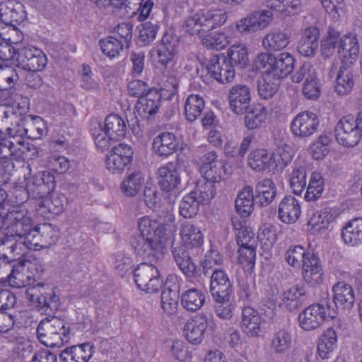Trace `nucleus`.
<instances>
[{
  "label": "nucleus",
  "mask_w": 362,
  "mask_h": 362,
  "mask_svg": "<svg viewBox=\"0 0 362 362\" xmlns=\"http://www.w3.org/2000/svg\"><path fill=\"white\" fill-rule=\"evenodd\" d=\"M6 197V192L0 188V217L5 227L4 237L0 240V259L20 257L28 250H40L46 247L40 227L33 226L28 209L23 205L11 209Z\"/></svg>",
  "instance_id": "f257e3e1"
},
{
  "label": "nucleus",
  "mask_w": 362,
  "mask_h": 362,
  "mask_svg": "<svg viewBox=\"0 0 362 362\" xmlns=\"http://www.w3.org/2000/svg\"><path fill=\"white\" fill-rule=\"evenodd\" d=\"M176 218L169 212L160 220L148 216L137 220L139 233L131 240V245L139 255L161 258L166 253L169 240L176 230Z\"/></svg>",
  "instance_id": "f03ea898"
},
{
  "label": "nucleus",
  "mask_w": 362,
  "mask_h": 362,
  "mask_svg": "<svg viewBox=\"0 0 362 362\" xmlns=\"http://www.w3.org/2000/svg\"><path fill=\"white\" fill-rule=\"evenodd\" d=\"M228 18V13L223 9H202L187 16L182 28L189 35L198 36L202 40L209 31L223 25Z\"/></svg>",
  "instance_id": "7ed1b4c3"
},
{
  "label": "nucleus",
  "mask_w": 362,
  "mask_h": 362,
  "mask_svg": "<svg viewBox=\"0 0 362 362\" xmlns=\"http://www.w3.org/2000/svg\"><path fill=\"white\" fill-rule=\"evenodd\" d=\"M90 131L97 149L103 152L110 148L112 141L125 137L127 123L122 116L112 113L105 117L103 124L93 123Z\"/></svg>",
  "instance_id": "20e7f679"
},
{
  "label": "nucleus",
  "mask_w": 362,
  "mask_h": 362,
  "mask_svg": "<svg viewBox=\"0 0 362 362\" xmlns=\"http://www.w3.org/2000/svg\"><path fill=\"white\" fill-rule=\"evenodd\" d=\"M254 64L257 69L267 72L280 80L292 72L295 59L288 52L277 56L271 52H261L255 58Z\"/></svg>",
  "instance_id": "39448f33"
},
{
  "label": "nucleus",
  "mask_w": 362,
  "mask_h": 362,
  "mask_svg": "<svg viewBox=\"0 0 362 362\" xmlns=\"http://www.w3.org/2000/svg\"><path fill=\"white\" fill-rule=\"evenodd\" d=\"M40 342L49 347H60L69 341V328L66 322L58 317L45 319L37 329Z\"/></svg>",
  "instance_id": "423d86ee"
},
{
  "label": "nucleus",
  "mask_w": 362,
  "mask_h": 362,
  "mask_svg": "<svg viewBox=\"0 0 362 362\" xmlns=\"http://www.w3.org/2000/svg\"><path fill=\"white\" fill-rule=\"evenodd\" d=\"M179 45V37L173 30L166 31L157 45L151 49L150 57L158 66L166 67L177 57Z\"/></svg>",
  "instance_id": "0eeeda50"
},
{
  "label": "nucleus",
  "mask_w": 362,
  "mask_h": 362,
  "mask_svg": "<svg viewBox=\"0 0 362 362\" xmlns=\"http://www.w3.org/2000/svg\"><path fill=\"white\" fill-rule=\"evenodd\" d=\"M199 171L206 181L215 184L227 178L228 171L224 160L218 159L215 151H209L200 158Z\"/></svg>",
  "instance_id": "6e6552de"
},
{
  "label": "nucleus",
  "mask_w": 362,
  "mask_h": 362,
  "mask_svg": "<svg viewBox=\"0 0 362 362\" xmlns=\"http://www.w3.org/2000/svg\"><path fill=\"white\" fill-rule=\"evenodd\" d=\"M133 154L131 146L124 143L118 144L106 156V169L112 174H122L130 166Z\"/></svg>",
  "instance_id": "1a4fd4ad"
},
{
  "label": "nucleus",
  "mask_w": 362,
  "mask_h": 362,
  "mask_svg": "<svg viewBox=\"0 0 362 362\" xmlns=\"http://www.w3.org/2000/svg\"><path fill=\"white\" fill-rule=\"evenodd\" d=\"M135 282L146 293L158 292L162 286L158 268L152 264L142 263L134 270Z\"/></svg>",
  "instance_id": "9d476101"
},
{
  "label": "nucleus",
  "mask_w": 362,
  "mask_h": 362,
  "mask_svg": "<svg viewBox=\"0 0 362 362\" xmlns=\"http://www.w3.org/2000/svg\"><path fill=\"white\" fill-rule=\"evenodd\" d=\"M47 64L46 54L41 49L33 46L22 48L16 59V66L31 72L42 71Z\"/></svg>",
  "instance_id": "9b49d317"
},
{
  "label": "nucleus",
  "mask_w": 362,
  "mask_h": 362,
  "mask_svg": "<svg viewBox=\"0 0 362 362\" xmlns=\"http://www.w3.org/2000/svg\"><path fill=\"white\" fill-rule=\"evenodd\" d=\"M357 127V121L351 116L341 119L335 127L336 141L346 148H352L358 145L361 134Z\"/></svg>",
  "instance_id": "f8f14e48"
},
{
  "label": "nucleus",
  "mask_w": 362,
  "mask_h": 362,
  "mask_svg": "<svg viewBox=\"0 0 362 362\" xmlns=\"http://www.w3.org/2000/svg\"><path fill=\"white\" fill-rule=\"evenodd\" d=\"M264 320L259 311L247 306L241 312L240 327L242 332L248 338H258L264 334Z\"/></svg>",
  "instance_id": "ddd939ff"
},
{
  "label": "nucleus",
  "mask_w": 362,
  "mask_h": 362,
  "mask_svg": "<svg viewBox=\"0 0 362 362\" xmlns=\"http://www.w3.org/2000/svg\"><path fill=\"white\" fill-rule=\"evenodd\" d=\"M319 124L320 119L317 114L311 111H303L293 119L291 129L294 136L307 138L317 131Z\"/></svg>",
  "instance_id": "4468645a"
},
{
  "label": "nucleus",
  "mask_w": 362,
  "mask_h": 362,
  "mask_svg": "<svg viewBox=\"0 0 362 362\" xmlns=\"http://www.w3.org/2000/svg\"><path fill=\"white\" fill-rule=\"evenodd\" d=\"M327 316L325 307L319 303H314L299 313L298 325L304 331H313L323 324Z\"/></svg>",
  "instance_id": "2eb2a0df"
},
{
  "label": "nucleus",
  "mask_w": 362,
  "mask_h": 362,
  "mask_svg": "<svg viewBox=\"0 0 362 362\" xmlns=\"http://www.w3.org/2000/svg\"><path fill=\"white\" fill-rule=\"evenodd\" d=\"M209 322V317L203 313L189 318L183 327V335L186 340L193 345L200 344L204 339Z\"/></svg>",
  "instance_id": "dca6fc26"
},
{
  "label": "nucleus",
  "mask_w": 362,
  "mask_h": 362,
  "mask_svg": "<svg viewBox=\"0 0 362 362\" xmlns=\"http://www.w3.org/2000/svg\"><path fill=\"white\" fill-rule=\"evenodd\" d=\"M208 73L217 81L224 83L231 82L235 75L233 65L224 56L213 57L206 64Z\"/></svg>",
  "instance_id": "f3484780"
},
{
  "label": "nucleus",
  "mask_w": 362,
  "mask_h": 362,
  "mask_svg": "<svg viewBox=\"0 0 362 362\" xmlns=\"http://www.w3.org/2000/svg\"><path fill=\"white\" fill-rule=\"evenodd\" d=\"M179 235L182 246L187 250L199 249L204 242L201 226L192 221H183L180 224Z\"/></svg>",
  "instance_id": "a211bd4d"
},
{
  "label": "nucleus",
  "mask_w": 362,
  "mask_h": 362,
  "mask_svg": "<svg viewBox=\"0 0 362 362\" xmlns=\"http://www.w3.org/2000/svg\"><path fill=\"white\" fill-rule=\"evenodd\" d=\"M228 100L231 110L237 115H242L251 103V89L247 85L235 84L230 88Z\"/></svg>",
  "instance_id": "6ab92c4d"
},
{
  "label": "nucleus",
  "mask_w": 362,
  "mask_h": 362,
  "mask_svg": "<svg viewBox=\"0 0 362 362\" xmlns=\"http://www.w3.org/2000/svg\"><path fill=\"white\" fill-rule=\"evenodd\" d=\"M160 93L155 89H149L144 96H141L135 105V115L144 119L154 116L160 106Z\"/></svg>",
  "instance_id": "aec40b11"
},
{
  "label": "nucleus",
  "mask_w": 362,
  "mask_h": 362,
  "mask_svg": "<svg viewBox=\"0 0 362 362\" xmlns=\"http://www.w3.org/2000/svg\"><path fill=\"white\" fill-rule=\"evenodd\" d=\"M338 53L341 64L353 66L357 61L359 54L358 40L355 33H348L339 38Z\"/></svg>",
  "instance_id": "412c9836"
},
{
  "label": "nucleus",
  "mask_w": 362,
  "mask_h": 362,
  "mask_svg": "<svg viewBox=\"0 0 362 362\" xmlns=\"http://www.w3.org/2000/svg\"><path fill=\"white\" fill-rule=\"evenodd\" d=\"M38 270L36 265L30 262L20 263L13 267L8 276V284L13 288L25 287L31 284Z\"/></svg>",
  "instance_id": "4be33fe9"
},
{
  "label": "nucleus",
  "mask_w": 362,
  "mask_h": 362,
  "mask_svg": "<svg viewBox=\"0 0 362 362\" xmlns=\"http://www.w3.org/2000/svg\"><path fill=\"white\" fill-rule=\"evenodd\" d=\"M210 291L216 301L229 300L232 285L226 272L216 269L212 272L210 281Z\"/></svg>",
  "instance_id": "5701e85b"
},
{
  "label": "nucleus",
  "mask_w": 362,
  "mask_h": 362,
  "mask_svg": "<svg viewBox=\"0 0 362 362\" xmlns=\"http://www.w3.org/2000/svg\"><path fill=\"white\" fill-rule=\"evenodd\" d=\"M180 278L174 274L169 275L165 282V288L161 293V305L168 314L176 312L178 305Z\"/></svg>",
  "instance_id": "b1692460"
},
{
  "label": "nucleus",
  "mask_w": 362,
  "mask_h": 362,
  "mask_svg": "<svg viewBox=\"0 0 362 362\" xmlns=\"http://www.w3.org/2000/svg\"><path fill=\"white\" fill-rule=\"evenodd\" d=\"M301 209V202L298 199L291 195L285 196L279 204V218L286 224H293L300 217Z\"/></svg>",
  "instance_id": "393cba45"
},
{
  "label": "nucleus",
  "mask_w": 362,
  "mask_h": 362,
  "mask_svg": "<svg viewBox=\"0 0 362 362\" xmlns=\"http://www.w3.org/2000/svg\"><path fill=\"white\" fill-rule=\"evenodd\" d=\"M302 278L310 286H316L323 281L324 271L320 258L315 255H308L301 267Z\"/></svg>",
  "instance_id": "a878e982"
},
{
  "label": "nucleus",
  "mask_w": 362,
  "mask_h": 362,
  "mask_svg": "<svg viewBox=\"0 0 362 362\" xmlns=\"http://www.w3.org/2000/svg\"><path fill=\"white\" fill-rule=\"evenodd\" d=\"M238 247H256L257 238L254 228L247 224V220L239 216L231 218Z\"/></svg>",
  "instance_id": "bb28decb"
},
{
  "label": "nucleus",
  "mask_w": 362,
  "mask_h": 362,
  "mask_svg": "<svg viewBox=\"0 0 362 362\" xmlns=\"http://www.w3.org/2000/svg\"><path fill=\"white\" fill-rule=\"evenodd\" d=\"M157 178L160 187L165 192L177 189L181 183L179 170L172 162H169L158 169Z\"/></svg>",
  "instance_id": "cd10ccee"
},
{
  "label": "nucleus",
  "mask_w": 362,
  "mask_h": 362,
  "mask_svg": "<svg viewBox=\"0 0 362 362\" xmlns=\"http://www.w3.org/2000/svg\"><path fill=\"white\" fill-rule=\"evenodd\" d=\"M320 35L317 28L314 26L306 28L302 32L301 37L298 42V53L305 57H313L318 49Z\"/></svg>",
  "instance_id": "c85d7f7f"
},
{
  "label": "nucleus",
  "mask_w": 362,
  "mask_h": 362,
  "mask_svg": "<svg viewBox=\"0 0 362 362\" xmlns=\"http://www.w3.org/2000/svg\"><path fill=\"white\" fill-rule=\"evenodd\" d=\"M307 291L303 284H297L284 290L281 294V305L289 311L300 308L305 303Z\"/></svg>",
  "instance_id": "c756f323"
},
{
  "label": "nucleus",
  "mask_w": 362,
  "mask_h": 362,
  "mask_svg": "<svg viewBox=\"0 0 362 362\" xmlns=\"http://www.w3.org/2000/svg\"><path fill=\"white\" fill-rule=\"evenodd\" d=\"M341 239L344 245L349 247L362 245V217L354 218L343 226Z\"/></svg>",
  "instance_id": "7c9ffc66"
},
{
  "label": "nucleus",
  "mask_w": 362,
  "mask_h": 362,
  "mask_svg": "<svg viewBox=\"0 0 362 362\" xmlns=\"http://www.w3.org/2000/svg\"><path fill=\"white\" fill-rule=\"evenodd\" d=\"M332 291L333 301L337 308L349 310L354 307L355 292L350 284L339 281L333 285Z\"/></svg>",
  "instance_id": "2f4dec72"
},
{
  "label": "nucleus",
  "mask_w": 362,
  "mask_h": 362,
  "mask_svg": "<svg viewBox=\"0 0 362 362\" xmlns=\"http://www.w3.org/2000/svg\"><path fill=\"white\" fill-rule=\"evenodd\" d=\"M334 216L330 209L314 211L307 221L308 230L312 234H320L327 230L334 221Z\"/></svg>",
  "instance_id": "473e14b6"
},
{
  "label": "nucleus",
  "mask_w": 362,
  "mask_h": 362,
  "mask_svg": "<svg viewBox=\"0 0 362 362\" xmlns=\"http://www.w3.org/2000/svg\"><path fill=\"white\" fill-rule=\"evenodd\" d=\"M179 147V141L174 134L163 132L153 141L152 150L160 157L167 158L175 152Z\"/></svg>",
  "instance_id": "72a5a7b5"
},
{
  "label": "nucleus",
  "mask_w": 362,
  "mask_h": 362,
  "mask_svg": "<svg viewBox=\"0 0 362 362\" xmlns=\"http://www.w3.org/2000/svg\"><path fill=\"white\" fill-rule=\"evenodd\" d=\"M291 42L288 33L279 29H273L268 32L262 41V47L269 52H278L286 48Z\"/></svg>",
  "instance_id": "f704fd0d"
},
{
  "label": "nucleus",
  "mask_w": 362,
  "mask_h": 362,
  "mask_svg": "<svg viewBox=\"0 0 362 362\" xmlns=\"http://www.w3.org/2000/svg\"><path fill=\"white\" fill-rule=\"evenodd\" d=\"M232 39L230 28H225L216 32L206 33L201 41L206 47L218 51L229 45Z\"/></svg>",
  "instance_id": "c9c22d12"
},
{
  "label": "nucleus",
  "mask_w": 362,
  "mask_h": 362,
  "mask_svg": "<svg viewBox=\"0 0 362 362\" xmlns=\"http://www.w3.org/2000/svg\"><path fill=\"white\" fill-rule=\"evenodd\" d=\"M0 145L6 148L11 158L16 161L24 160L27 157V152L31 151L33 147L22 137H15L13 139L3 138L1 139Z\"/></svg>",
  "instance_id": "e433bc0d"
},
{
  "label": "nucleus",
  "mask_w": 362,
  "mask_h": 362,
  "mask_svg": "<svg viewBox=\"0 0 362 362\" xmlns=\"http://www.w3.org/2000/svg\"><path fill=\"white\" fill-rule=\"evenodd\" d=\"M93 354V346L90 343H84L65 349L60 356L65 362H87Z\"/></svg>",
  "instance_id": "4c0bfd02"
},
{
  "label": "nucleus",
  "mask_w": 362,
  "mask_h": 362,
  "mask_svg": "<svg viewBox=\"0 0 362 362\" xmlns=\"http://www.w3.org/2000/svg\"><path fill=\"white\" fill-rule=\"evenodd\" d=\"M293 337L289 329L279 328L274 333L270 341L271 350L278 354L289 351L292 346Z\"/></svg>",
  "instance_id": "58836bf2"
},
{
  "label": "nucleus",
  "mask_w": 362,
  "mask_h": 362,
  "mask_svg": "<svg viewBox=\"0 0 362 362\" xmlns=\"http://www.w3.org/2000/svg\"><path fill=\"white\" fill-rule=\"evenodd\" d=\"M337 347V337L332 328L327 329L317 343V354L321 359L329 358Z\"/></svg>",
  "instance_id": "ea45409f"
},
{
  "label": "nucleus",
  "mask_w": 362,
  "mask_h": 362,
  "mask_svg": "<svg viewBox=\"0 0 362 362\" xmlns=\"http://www.w3.org/2000/svg\"><path fill=\"white\" fill-rule=\"evenodd\" d=\"M4 14H7L8 18V23L4 24V31L16 35L18 36V40H22V33L17 28L13 23H20L25 20L27 14L23 4L16 3L13 8H8V11L4 13Z\"/></svg>",
  "instance_id": "a19ab883"
},
{
  "label": "nucleus",
  "mask_w": 362,
  "mask_h": 362,
  "mask_svg": "<svg viewBox=\"0 0 362 362\" xmlns=\"http://www.w3.org/2000/svg\"><path fill=\"white\" fill-rule=\"evenodd\" d=\"M22 40H18V36L0 31V62L7 65V62L12 61L16 64V51L11 46L12 43H17Z\"/></svg>",
  "instance_id": "79ce46f5"
},
{
  "label": "nucleus",
  "mask_w": 362,
  "mask_h": 362,
  "mask_svg": "<svg viewBox=\"0 0 362 362\" xmlns=\"http://www.w3.org/2000/svg\"><path fill=\"white\" fill-rule=\"evenodd\" d=\"M247 163L252 170L257 172L274 170L272 155L264 148L251 151L248 156Z\"/></svg>",
  "instance_id": "37998d69"
},
{
  "label": "nucleus",
  "mask_w": 362,
  "mask_h": 362,
  "mask_svg": "<svg viewBox=\"0 0 362 362\" xmlns=\"http://www.w3.org/2000/svg\"><path fill=\"white\" fill-rule=\"evenodd\" d=\"M255 195L252 187L246 186L238 193L235 199V209L240 215L239 217L245 218L254 210Z\"/></svg>",
  "instance_id": "c03bdc74"
},
{
  "label": "nucleus",
  "mask_w": 362,
  "mask_h": 362,
  "mask_svg": "<svg viewBox=\"0 0 362 362\" xmlns=\"http://www.w3.org/2000/svg\"><path fill=\"white\" fill-rule=\"evenodd\" d=\"M325 188V180L322 173L317 170L311 173L304 199L306 202H315L322 195Z\"/></svg>",
  "instance_id": "a18cd8bd"
},
{
  "label": "nucleus",
  "mask_w": 362,
  "mask_h": 362,
  "mask_svg": "<svg viewBox=\"0 0 362 362\" xmlns=\"http://www.w3.org/2000/svg\"><path fill=\"white\" fill-rule=\"evenodd\" d=\"M280 80L267 72H262L257 81V92L264 100L272 98L278 91Z\"/></svg>",
  "instance_id": "49530a36"
},
{
  "label": "nucleus",
  "mask_w": 362,
  "mask_h": 362,
  "mask_svg": "<svg viewBox=\"0 0 362 362\" xmlns=\"http://www.w3.org/2000/svg\"><path fill=\"white\" fill-rule=\"evenodd\" d=\"M276 195V187L272 180H263L256 185L255 198L260 205H269L273 202Z\"/></svg>",
  "instance_id": "de8ad7c7"
},
{
  "label": "nucleus",
  "mask_w": 362,
  "mask_h": 362,
  "mask_svg": "<svg viewBox=\"0 0 362 362\" xmlns=\"http://www.w3.org/2000/svg\"><path fill=\"white\" fill-rule=\"evenodd\" d=\"M268 110L262 105L258 104L252 108L245 116L244 124L249 130L260 128L268 119Z\"/></svg>",
  "instance_id": "09e8293b"
},
{
  "label": "nucleus",
  "mask_w": 362,
  "mask_h": 362,
  "mask_svg": "<svg viewBox=\"0 0 362 362\" xmlns=\"http://www.w3.org/2000/svg\"><path fill=\"white\" fill-rule=\"evenodd\" d=\"M354 84L351 66L341 64L335 81V92L340 95H348L351 91Z\"/></svg>",
  "instance_id": "8fccbe9b"
},
{
  "label": "nucleus",
  "mask_w": 362,
  "mask_h": 362,
  "mask_svg": "<svg viewBox=\"0 0 362 362\" xmlns=\"http://www.w3.org/2000/svg\"><path fill=\"white\" fill-rule=\"evenodd\" d=\"M125 40H119L116 36H107L99 40V46L102 52L108 58L112 59L120 55L124 48L129 46L125 44Z\"/></svg>",
  "instance_id": "3c124183"
},
{
  "label": "nucleus",
  "mask_w": 362,
  "mask_h": 362,
  "mask_svg": "<svg viewBox=\"0 0 362 362\" xmlns=\"http://www.w3.org/2000/svg\"><path fill=\"white\" fill-rule=\"evenodd\" d=\"M205 293L197 288H190L185 291L181 296V304L188 311L199 310L204 304Z\"/></svg>",
  "instance_id": "603ef678"
},
{
  "label": "nucleus",
  "mask_w": 362,
  "mask_h": 362,
  "mask_svg": "<svg viewBox=\"0 0 362 362\" xmlns=\"http://www.w3.org/2000/svg\"><path fill=\"white\" fill-rule=\"evenodd\" d=\"M332 142V137L327 134H320L313 140L309 146L308 153L310 156L317 160L324 159L329 152V146Z\"/></svg>",
  "instance_id": "864d4df0"
},
{
  "label": "nucleus",
  "mask_w": 362,
  "mask_h": 362,
  "mask_svg": "<svg viewBox=\"0 0 362 362\" xmlns=\"http://www.w3.org/2000/svg\"><path fill=\"white\" fill-rule=\"evenodd\" d=\"M173 252L174 259L183 274L187 277H194L197 273V266L188 252L182 248H175Z\"/></svg>",
  "instance_id": "5fc2aeb1"
},
{
  "label": "nucleus",
  "mask_w": 362,
  "mask_h": 362,
  "mask_svg": "<svg viewBox=\"0 0 362 362\" xmlns=\"http://www.w3.org/2000/svg\"><path fill=\"white\" fill-rule=\"evenodd\" d=\"M51 295L50 289L42 283L29 287L25 291L26 298L36 306L47 304Z\"/></svg>",
  "instance_id": "6e6d98bb"
},
{
  "label": "nucleus",
  "mask_w": 362,
  "mask_h": 362,
  "mask_svg": "<svg viewBox=\"0 0 362 362\" xmlns=\"http://www.w3.org/2000/svg\"><path fill=\"white\" fill-rule=\"evenodd\" d=\"M205 103L202 96L197 94L189 95L185 103V114L189 122L196 120L202 114Z\"/></svg>",
  "instance_id": "4d7b16f0"
},
{
  "label": "nucleus",
  "mask_w": 362,
  "mask_h": 362,
  "mask_svg": "<svg viewBox=\"0 0 362 362\" xmlns=\"http://www.w3.org/2000/svg\"><path fill=\"white\" fill-rule=\"evenodd\" d=\"M307 173L303 166H295L288 175L289 186L296 195H300L306 186Z\"/></svg>",
  "instance_id": "13d9d810"
},
{
  "label": "nucleus",
  "mask_w": 362,
  "mask_h": 362,
  "mask_svg": "<svg viewBox=\"0 0 362 362\" xmlns=\"http://www.w3.org/2000/svg\"><path fill=\"white\" fill-rule=\"evenodd\" d=\"M200 202L191 192L185 194L179 203L178 212L184 218H192L199 211Z\"/></svg>",
  "instance_id": "bf43d9fd"
},
{
  "label": "nucleus",
  "mask_w": 362,
  "mask_h": 362,
  "mask_svg": "<svg viewBox=\"0 0 362 362\" xmlns=\"http://www.w3.org/2000/svg\"><path fill=\"white\" fill-rule=\"evenodd\" d=\"M216 185L206 180L200 181L197 182L195 188L191 192L197 197L201 204H209L216 195Z\"/></svg>",
  "instance_id": "052dcab7"
},
{
  "label": "nucleus",
  "mask_w": 362,
  "mask_h": 362,
  "mask_svg": "<svg viewBox=\"0 0 362 362\" xmlns=\"http://www.w3.org/2000/svg\"><path fill=\"white\" fill-rule=\"evenodd\" d=\"M230 62L241 67H245L249 63L248 49L243 43L234 44L227 52Z\"/></svg>",
  "instance_id": "680f3d73"
},
{
  "label": "nucleus",
  "mask_w": 362,
  "mask_h": 362,
  "mask_svg": "<svg viewBox=\"0 0 362 362\" xmlns=\"http://www.w3.org/2000/svg\"><path fill=\"white\" fill-rule=\"evenodd\" d=\"M310 252L300 245H294L289 247L285 252V259L286 262L294 268H300L305 262V259L308 255H313Z\"/></svg>",
  "instance_id": "e2e57ef3"
},
{
  "label": "nucleus",
  "mask_w": 362,
  "mask_h": 362,
  "mask_svg": "<svg viewBox=\"0 0 362 362\" xmlns=\"http://www.w3.org/2000/svg\"><path fill=\"white\" fill-rule=\"evenodd\" d=\"M257 239L265 251H269L277 240L276 227L271 224L262 226L259 229Z\"/></svg>",
  "instance_id": "0e129e2a"
},
{
  "label": "nucleus",
  "mask_w": 362,
  "mask_h": 362,
  "mask_svg": "<svg viewBox=\"0 0 362 362\" xmlns=\"http://www.w3.org/2000/svg\"><path fill=\"white\" fill-rule=\"evenodd\" d=\"M144 178L139 173H132L124 179L121 184L122 193L127 197H134L139 192Z\"/></svg>",
  "instance_id": "69168bd1"
},
{
  "label": "nucleus",
  "mask_w": 362,
  "mask_h": 362,
  "mask_svg": "<svg viewBox=\"0 0 362 362\" xmlns=\"http://www.w3.org/2000/svg\"><path fill=\"white\" fill-rule=\"evenodd\" d=\"M339 31L332 28L329 29L327 35L321 41L320 51L324 57H329L334 53L337 46L339 45Z\"/></svg>",
  "instance_id": "338daca9"
},
{
  "label": "nucleus",
  "mask_w": 362,
  "mask_h": 362,
  "mask_svg": "<svg viewBox=\"0 0 362 362\" xmlns=\"http://www.w3.org/2000/svg\"><path fill=\"white\" fill-rule=\"evenodd\" d=\"M272 155L274 170L283 168L290 163L293 156L292 148L289 146H279Z\"/></svg>",
  "instance_id": "774afa93"
}]
</instances>
